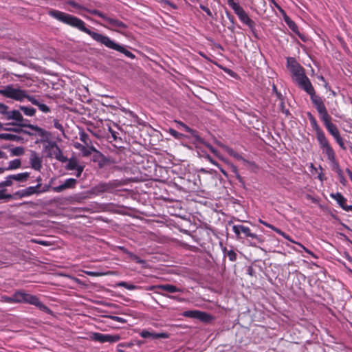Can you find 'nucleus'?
Listing matches in <instances>:
<instances>
[{
    "mask_svg": "<svg viewBox=\"0 0 352 352\" xmlns=\"http://www.w3.org/2000/svg\"><path fill=\"white\" fill-rule=\"evenodd\" d=\"M49 15L65 24L76 28L80 31L85 32L94 40L104 45L106 47L110 49L118 51L131 59L135 58V55L133 54L125 49L123 46L116 43L114 41L111 40L109 37L93 32L87 28L85 27V22L76 16L56 10H50Z\"/></svg>",
    "mask_w": 352,
    "mask_h": 352,
    "instance_id": "obj_1",
    "label": "nucleus"
},
{
    "mask_svg": "<svg viewBox=\"0 0 352 352\" xmlns=\"http://www.w3.org/2000/svg\"><path fill=\"white\" fill-rule=\"evenodd\" d=\"M0 94L4 97L19 102L23 101L24 99H28L32 104L37 106L42 112L48 113L50 111L48 106L41 103L34 96H29L27 91L21 89L19 87H14L13 85H7L3 89H0Z\"/></svg>",
    "mask_w": 352,
    "mask_h": 352,
    "instance_id": "obj_2",
    "label": "nucleus"
},
{
    "mask_svg": "<svg viewBox=\"0 0 352 352\" xmlns=\"http://www.w3.org/2000/svg\"><path fill=\"white\" fill-rule=\"evenodd\" d=\"M232 230L235 233L237 239L250 238L252 241L250 245L256 247L257 244H262L264 243V237L261 235L252 232L250 228L243 225H234Z\"/></svg>",
    "mask_w": 352,
    "mask_h": 352,
    "instance_id": "obj_3",
    "label": "nucleus"
},
{
    "mask_svg": "<svg viewBox=\"0 0 352 352\" xmlns=\"http://www.w3.org/2000/svg\"><path fill=\"white\" fill-rule=\"evenodd\" d=\"M120 185V182L118 180L109 181V182H100L95 186L92 187L88 191V193L95 196H98L104 192H111Z\"/></svg>",
    "mask_w": 352,
    "mask_h": 352,
    "instance_id": "obj_4",
    "label": "nucleus"
},
{
    "mask_svg": "<svg viewBox=\"0 0 352 352\" xmlns=\"http://www.w3.org/2000/svg\"><path fill=\"white\" fill-rule=\"evenodd\" d=\"M287 66L292 73V78L294 81L305 76L304 68L296 61L295 58H287Z\"/></svg>",
    "mask_w": 352,
    "mask_h": 352,
    "instance_id": "obj_5",
    "label": "nucleus"
},
{
    "mask_svg": "<svg viewBox=\"0 0 352 352\" xmlns=\"http://www.w3.org/2000/svg\"><path fill=\"white\" fill-rule=\"evenodd\" d=\"M232 9L239 19L253 32L255 28V23L249 17L243 8L239 3H233Z\"/></svg>",
    "mask_w": 352,
    "mask_h": 352,
    "instance_id": "obj_6",
    "label": "nucleus"
},
{
    "mask_svg": "<svg viewBox=\"0 0 352 352\" xmlns=\"http://www.w3.org/2000/svg\"><path fill=\"white\" fill-rule=\"evenodd\" d=\"M41 184H37L34 186H29L25 189H22V190L16 191L13 194L14 196V199L28 197H30L34 194L38 195L39 194V188H41Z\"/></svg>",
    "mask_w": 352,
    "mask_h": 352,
    "instance_id": "obj_7",
    "label": "nucleus"
},
{
    "mask_svg": "<svg viewBox=\"0 0 352 352\" xmlns=\"http://www.w3.org/2000/svg\"><path fill=\"white\" fill-rule=\"evenodd\" d=\"M183 316L188 318L198 319L201 322H209L212 317L204 311L199 310H188L184 312Z\"/></svg>",
    "mask_w": 352,
    "mask_h": 352,
    "instance_id": "obj_8",
    "label": "nucleus"
},
{
    "mask_svg": "<svg viewBox=\"0 0 352 352\" xmlns=\"http://www.w3.org/2000/svg\"><path fill=\"white\" fill-rule=\"evenodd\" d=\"M30 177V173L24 172L14 175H8L3 182L4 185H6L8 187L12 186L13 184V181H16L18 182H25Z\"/></svg>",
    "mask_w": 352,
    "mask_h": 352,
    "instance_id": "obj_9",
    "label": "nucleus"
},
{
    "mask_svg": "<svg viewBox=\"0 0 352 352\" xmlns=\"http://www.w3.org/2000/svg\"><path fill=\"white\" fill-rule=\"evenodd\" d=\"M91 338L97 342L100 343L104 342H110L113 343L116 342L120 340V336L119 335H110V334H102L100 333H94L91 336Z\"/></svg>",
    "mask_w": 352,
    "mask_h": 352,
    "instance_id": "obj_10",
    "label": "nucleus"
},
{
    "mask_svg": "<svg viewBox=\"0 0 352 352\" xmlns=\"http://www.w3.org/2000/svg\"><path fill=\"white\" fill-rule=\"evenodd\" d=\"M298 86L305 90L309 96L312 94V93H315V89L311 83L309 79L307 78V76L305 75L303 77H301V78H298L297 80L295 81Z\"/></svg>",
    "mask_w": 352,
    "mask_h": 352,
    "instance_id": "obj_11",
    "label": "nucleus"
},
{
    "mask_svg": "<svg viewBox=\"0 0 352 352\" xmlns=\"http://www.w3.org/2000/svg\"><path fill=\"white\" fill-rule=\"evenodd\" d=\"M78 182L74 178H69L67 179L63 184L58 186L52 187V189L55 192H61L66 189L69 188H74L77 184Z\"/></svg>",
    "mask_w": 352,
    "mask_h": 352,
    "instance_id": "obj_12",
    "label": "nucleus"
},
{
    "mask_svg": "<svg viewBox=\"0 0 352 352\" xmlns=\"http://www.w3.org/2000/svg\"><path fill=\"white\" fill-rule=\"evenodd\" d=\"M19 293L20 295H18L20 298V299L18 300L19 303H29L36 306L39 302V299L36 296L27 294L22 291H19Z\"/></svg>",
    "mask_w": 352,
    "mask_h": 352,
    "instance_id": "obj_13",
    "label": "nucleus"
},
{
    "mask_svg": "<svg viewBox=\"0 0 352 352\" xmlns=\"http://www.w3.org/2000/svg\"><path fill=\"white\" fill-rule=\"evenodd\" d=\"M105 21L107 22L111 26L105 27L111 30L120 32L121 30H124L127 28V25L125 23L116 19H113L108 16L107 19H106Z\"/></svg>",
    "mask_w": 352,
    "mask_h": 352,
    "instance_id": "obj_14",
    "label": "nucleus"
},
{
    "mask_svg": "<svg viewBox=\"0 0 352 352\" xmlns=\"http://www.w3.org/2000/svg\"><path fill=\"white\" fill-rule=\"evenodd\" d=\"M140 336L143 338L151 340L168 338V334L166 333H155L147 330H142V332L140 333Z\"/></svg>",
    "mask_w": 352,
    "mask_h": 352,
    "instance_id": "obj_15",
    "label": "nucleus"
},
{
    "mask_svg": "<svg viewBox=\"0 0 352 352\" xmlns=\"http://www.w3.org/2000/svg\"><path fill=\"white\" fill-rule=\"evenodd\" d=\"M27 122H28V120L25 119V121L18 122L16 124V125L18 126H20V128H21V127L29 128V129L37 132L38 135H40L41 137H45L47 135V133L46 131L43 130V129H41V127H39L36 125L28 124Z\"/></svg>",
    "mask_w": 352,
    "mask_h": 352,
    "instance_id": "obj_16",
    "label": "nucleus"
},
{
    "mask_svg": "<svg viewBox=\"0 0 352 352\" xmlns=\"http://www.w3.org/2000/svg\"><path fill=\"white\" fill-rule=\"evenodd\" d=\"M30 163L33 169L40 170L42 168V160L36 151H31Z\"/></svg>",
    "mask_w": 352,
    "mask_h": 352,
    "instance_id": "obj_17",
    "label": "nucleus"
},
{
    "mask_svg": "<svg viewBox=\"0 0 352 352\" xmlns=\"http://www.w3.org/2000/svg\"><path fill=\"white\" fill-rule=\"evenodd\" d=\"M155 289H161L171 294L183 292L182 289L178 288L176 286L170 284L154 285L151 287L150 289L153 290Z\"/></svg>",
    "mask_w": 352,
    "mask_h": 352,
    "instance_id": "obj_18",
    "label": "nucleus"
},
{
    "mask_svg": "<svg viewBox=\"0 0 352 352\" xmlns=\"http://www.w3.org/2000/svg\"><path fill=\"white\" fill-rule=\"evenodd\" d=\"M8 186L3 184V182H0V201L1 202H7L8 201L14 199V196L13 194L8 193V190L6 189Z\"/></svg>",
    "mask_w": 352,
    "mask_h": 352,
    "instance_id": "obj_19",
    "label": "nucleus"
},
{
    "mask_svg": "<svg viewBox=\"0 0 352 352\" xmlns=\"http://www.w3.org/2000/svg\"><path fill=\"white\" fill-rule=\"evenodd\" d=\"M331 118L330 117L329 119H326L323 120V123L329 131V133L333 137L336 138L340 135V132L337 128V126L331 122Z\"/></svg>",
    "mask_w": 352,
    "mask_h": 352,
    "instance_id": "obj_20",
    "label": "nucleus"
},
{
    "mask_svg": "<svg viewBox=\"0 0 352 352\" xmlns=\"http://www.w3.org/2000/svg\"><path fill=\"white\" fill-rule=\"evenodd\" d=\"M176 122L178 125L184 128L186 132L189 133L195 139L197 142L199 143L204 142V140L199 135L198 132L197 131L192 129L191 128H190L181 121H176Z\"/></svg>",
    "mask_w": 352,
    "mask_h": 352,
    "instance_id": "obj_21",
    "label": "nucleus"
},
{
    "mask_svg": "<svg viewBox=\"0 0 352 352\" xmlns=\"http://www.w3.org/2000/svg\"><path fill=\"white\" fill-rule=\"evenodd\" d=\"M74 146L76 148L80 149L82 151L83 156L85 157L89 156L94 152H98L96 148L92 145H89L88 148H86L80 143H76Z\"/></svg>",
    "mask_w": 352,
    "mask_h": 352,
    "instance_id": "obj_22",
    "label": "nucleus"
},
{
    "mask_svg": "<svg viewBox=\"0 0 352 352\" xmlns=\"http://www.w3.org/2000/svg\"><path fill=\"white\" fill-rule=\"evenodd\" d=\"M7 120H14L18 122L25 121L21 113L18 110H12L11 111H7L6 115Z\"/></svg>",
    "mask_w": 352,
    "mask_h": 352,
    "instance_id": "obj_23",
    "label": "nucleus"
},
{
    "mask_svg": "<svg viewBox=\"0 0 352 352\" xmlns=\"http://www.w3.org/2000/svg\"><path fill=\"white\" fill-rule=\"evenodd\" d=\"M316 109L318 113H319L320 119L322 120V121H323V120H324L326 119H329L331 117L329 116V114L328 113V112H327V108H326V107L324 105V102L320 103V104L317 105L316 107Z\"/></svg>",
    "mask_w": 352,
    "mask_h": 352,
    "instance_id": "obj_24",
    "label": "nucleus"
},
{
    "mask_svg": "<svg viewBox=\"0 0 352 352\" xmlns=\"http://www.w3.org/2000/svg\"><path fill=\"white\" fill-rule=\"evenodd\" d=\"M316 138L321 149L330 146V144L323 131L316 134Z\"/></svg>",
    "mask_w": 352,
    "mask_h": 352,
    "instance_id": "obj_25",
    "label": "nucleus"
},
{
    "mask_svg": "<svg viewBox=\"0 0 352 352\" xmlns=\"http://www.w3.org/2000/svg\"><path fill=\"white\" fill-rule=\"evenodd\" d=\"M54 156L57 160L63 163L67 161V157L63 155L61 149L58 146L55 150L50 153V156Z\"/></svg>",
    "mask_w": 352,
    "mask_h": 352,
    "instance_id": "obj_26",
    "label": "nucleus"
},
{
    "mask_svg": "<svg viewBox=\"0 0 352 352\" xmlns=\"http://www.w3.org/2000/svg\"><path fill=\"white\" fill-rule=\"evenodd\" d=\"M18 295H20L19 291L15 292L12 296H2L1 300L7 303H19L18 300L20 299V298Z\"/></svg>",
    "mask_w": 352,
    "mask_h": 352,
    "instance_id": "obj_27",
    "label": "nucleus"
},
{
    "mask_svg": "<svg viewBox=\"0 0 352 352\" xmlns=\"http://www.w3.org/2000/svg\"><path fill=\"white\" fill-rule=\"evenodd\" d=\"M0 139L9 141L19 142L23 140V138L10 133H0Z\"/></svg>",
    "mask_w": 352,
    "mask_h": 352,
    "instance_id": "obj_28",
    "label": "nucleus"
},
{
    "mask_svg": "<svg viewBox=\"0 0 352 352\" xmlns=\"http://www.w3.org/2000/svg\"><path fill=\"white\" fill-rule=\"evenodd\" d=\"M21 166V162L19 159H15L9 162L8 167L3 168L6 170H11L20 168Z\"/></svg>",
    "mask_w": 352,
    "mask_h": 352,
    "instance_id": "obj_29",
    "label": "nucleus"
},
{
    "mask_svg": "<svg viewBox=\"0 0 352 352\" xmlns=\"http://www.w3.org/2000/svg\"><path fill=\"white\" fill-rule=\"evenodd\" d=\"M322 152L327 155V160L329 161H333V159L336 158V154L331 145L328 147L322 148Z\"/></svg>",
    "mask_w": 352,
    "mask_h": 352,
    "instance_id": "obj_30",
    "label": "nucleus"
},
{
    "mask_svg": "<svg viewBox=\"0 0 352 352\" xmlns=\"http://www.w3.org/2000/svg\"><path fill=\"white\" fill-rule=\"evenodd\" d=\"M331 197L336 200L340 207L344 206V204L346 202V198H344V196L340 192L331 193Z\"/></svg>",
    "mask_w": 352,
    "mask_h": 352,
    "instance_id": "obj_31",
    "label": "nucleus"
},
{
    "mask_svg": "<svg viewBox=\"0 0 352 352\" xmlns=\"http://www.w3.org/2000/svg\"><path fill=\"white\" fill-rule=\"evenodd\" d=\"M285 21L288 25V27L296 34H298V28L297 25L295 23L294 21H293L289 16H285Z\"/></svg>",
    "mask_w": 352,
    "mask_h": 352,
    "instance_id": "obj_32",
    "label": "nucleus"
},
{
    "mask_svg": "<svg viewBox=\"0 0 352 352\" xmlns=\"http://www.w3.org/2000/svg\"><path fill=\"white\" fill-rule=\"evenodd\" d=\"M311 125L313 129L316 131V134L322 131L319 125L317 123L316 118L310 113H308Z\"/></svg>",
    "mask_w": 352,
    "mask_h": 352,
    "instance_id": "obj_33",
    "label": "nucleus"
},
{
    "mask_svg": "<svg viewBox=\"0 0 352 352\" xmlns=\"http://www.w3.org/2000/svg\"><path fill=\"white\" fill-rule=\"evenodd\" d=\"M19 109L28 116H34L36 113V109L31 107L20 106Z\"/></svg>",
    "mask_w": 352,
    "mask_h": 352,
    "instance_id": "obj_34",
    "label": "nucleus"
},
{
    "mask_svg": "<svg viewBox=\"0 0 352 352\" xmlns=\"http://www.w3.org/2000/svg\"><path fill=\"white\" fill-rule=\"evenodd\" d=\"M67 162H68L66 166L67 170H75L78 166V162L75 158L67 159Z\"/></svg>",
    "mask_w": 352,
    "mask_h": 352,
    "instance_id": "obj_35",
    "label": "nucleus"
},
{
    "mask_svg": "<svg viewBox=\"0 0 352 352\" xmlns=\"http://www.w3.org/2000/svg\"><path fill=\"white\" fill-rule=\"evenodd\" d=\"M310 98H311V100L315 107L317 105L320 104V103H322L323 102L322 98L320 96L316 95V92L312 93V94L310 96Z\"/></svg>",
    "mask_w": 352,
    "mask_h": 352,
    "instance_id": "obj_36",
    "label": "nucleus"
},
{
    "mask_svg": "<svg viewBox=\"0 0 352 352\" xmlns=\"http://www.w3.org/2000/svg\"><path fill=\"white\" fill-rule=\"evenodd\" d=\"M80 140L87 146H89V145L91 144V141L88 134H87L84 131H82L80 133Z\"/></svg>",
    "mask_w": 352,
    "mask_h": 352,
    "instance_id": "obj_37",
    "label": "nucleus"
},
{
    "mask_svg": "<svg viewBox=\"0 0 352 352\" xmlns=\"http://www.w3.org/2000/svg\"><path fill=\"white\" fill-rule=\"evenodd\" d=\"M86 10L88 13H89L94 16H98L102 18L104 21H106V19H107V17H108L107 15H105L104 14H103L102 12H100L98 10L87 9Z\"/></svg>",
    "mask_w": 352,
    "mask_h": 352,
    "instance_id": "obj_38",
    "label": "nucleus"
},
{
    "mask_svg": "<svg viewBox=\"0 0 352 352\" xmlns=\"http://www.w3.org/2000/svg\"><path fill=\"white\" fill-rule=\"evenodd\" d=\"M118 286L119 287H124L127 289H129V290H133V289H135L138 288V286L136 285H134L133 284H129L126 282H124V281H121V282H119L118 284H117Z\"/></svg>",
    "mask_w": 352,
    "mask_h": 352,
    "instance_id": "obj_39",
    "label": "nucleus"
},
{
    "mask_svg": "<svg viewBox=\"0 0 352 352\" xmlns=\"http://www.w3.org/2000/svg\"><path fill=\"white\" fill-rule=\"evenodd\" d=\"M11 153L13 156H20L24 153V148L21 146H17L11 149Z\"/></svg>",
    "mask_w": 352,
    "mask_h": 352,
    "instance_id": "obj_40",
    "label": "nucleus"
},
{
    "mask_svg": "<svg viewBox=\"0 0 352 352\" xmlns=\"http://www.w3.org/2000/svg\"><path fill=\"white\" fill-rule=\"evenodd\" d=\"M331 163V168L332 170H334L337 174L340 173L342 172L341 170L338 162L336 161V159L334 158L333 161H329Z\"/></svg>",
    "mask_w": 352,
    "mask_h": 352,
    "instance_id": "obj_41",
    "label": "nucleus"
},
{
    "mask_svg": "<svg viewBox=\"0 0 352 352\" xmlns=\"http://www.w3.org/2000/svg\"><path fill=\"white\" fill-rule=\"evenodd\" d=\"M36 307H37L40 310H41L42 311L45 312L46 314H52V311L50 310V309L49 307H47L46 305H45L44 304H43L40 300H39L38 303H37Z\"/></svg>",
    "mask_w": 352,
    "mask_h": 352,
    "instance_id": "obj_42",
    "label": "nucleus"
},
{
    "mask_svg": "<svg viewBox=\"0 0 352 352\" xmlns=\"http://www.w3.org/2000/svg\"><path fill=\"white\" fill-rule=\"evenodd\" d=\"M58 146L57 145L56 142L50 141L48 142L47 145L45 146V148L49 150L50 153H52L55 148H56Z\"/></svg>",
    "mask_w": 352,
    "mask_h": 352,
    "instance_id": "obj_43",
    "label": "nucleus"
},
{
    "mask_svg": "<svg viewBox=\"0 0 352 352\" xmlns=\"http://www.w3.org/2000/svg\"><path fill=\"white\" fill-rule=\"evenodd\" d=\"M169 133L173 136L174 137L175 139H181L184 135L177 132L176 130L173 129H169V131H168Z\"/></svg>",
    "mask_w": 352,
    "mask_h": 352,
    "instance_id": "obj_44",
    "label": "nucleus"
},
{
    "mask_svg": "<svg viewBox=\"0 0 352 352\" xmlns=\"http://www.w3.org/2000/svg\"><path fill=\"white\" fill-rule=\"evenodd\" d=\"M232 170H233V172L235 174V176L236 177V179L239 180V182L241 184V185L243 186H244V182H243V178L241 177V176L239 175V173H238V170H237V168L236 166H233L232 167Z\"/></svg>",
    "mask_w": 352,
    "mask_h": 352,
    "instance_id": "obj_45",
    "label": "nucleus"
},
{
    "mask_svg": "<svg viewBox=\"0 0 352 352\" xmlns=\"http://www.w3.org/2000/svg\"><path fill=\"white\" fill-rule=\"evenodd\" d=\"M336 142L338 144V145L344 150L346 149L344 142L340 135H338L337 137L334 138Z\"/></svg>",
    "mask_w": 352,
    "mask_h": 352,
    "instance_id": "obj_46",
    "label": "nucleus"
},
{
    "mask_svg": "<svg viewBox=\"0 0 352 352\" xmlns=\"http://www.w3.org/2000/svg\"><path fill=\"white\" fill-rule=\"evenodd\" d=\"M108 318H111V320H114V321H116V322H120V323H126V320L123 318H121V317H119V316H109Z\"/></svg>",
    "mask_w": 352,
    "mask_h": 352,
    "instance_id": "obj_47",
    "label": "nucleus"
},
{
    "mask_svg": "<svg viewBox=\"0 0 352 352\" xmlns=\"http://www.w3.org/2000/svg\"><path fill=\"white\" fill-rule=\"evenodd\" d=\"M227 256L231 261H235L236 260V254L232 250L227 252Z\"/></svg>",
    "mask_w": 352,
    "mask_h": 352,
    "instance_id": "obj_48",
    "label": "nucleus"
},
{
    "mask_svg": "<svg viewBox=\"0 0 352 352\" xmlns=\"http://www.w3.org/2000/svg\"><path fill=\"white\" fill-rule=\"evenodd\" d=\"M8 109H9L8 106H7L3 103H0V113L1 114L6 116Z\"/></svg>",
    "mask_w": 352,
    "mask_h": 352,
    "instance_id": "obj_49",
    "label": "nucleus"
},
{
    "mask_svg": "<svg viewBox=\"0 0 352 352\" xmlns=\"http://www.w3.org/2000/svg\"><path fill=\"white\" fill-rule=\"evenodd\" d=\"M199 8H200V9H201L202 10H204V11L207 14V15H208V16L213 18V15H212V14L211 11H210V9H209V8H208L206 6H204V5H201H201L199 6Z\"/></svg>",
    "mask_w": 352,
    "mask_h": 352,
    "instance_id": "obj_50",
    "label": "nucleus"
},
{
    "mask_svg": "<svg viewBox=\"0 0 352 352\" xmlns=\"http://www.w3.org/2000/svg\"><path fill=\"white\" fill-rule=\"evenodd\" d=\"M67 4L71 6H72L74 8H78V9H82V7L81 6H80L78 3H76L74 0H69L67 1Z\"/></svg>",
    "mask_w": 352,
    "mask_h": 352,
    "instance_id": "obj_51",
    "label": "nucleus"
},
{
    "mask_svg": "<svg viewBox=\"0 0 352 352\" xmlns=\"http://www.w3.org/2000/svg\"><path fill=\"white\" fill-rule=\"evenodd\" d=\"M130 257L138 263H143L144 261L137 255L130 253Z\"/></svg>",
    "mask_w": 352,
    "mask_h": 352,
    "instance_id": "obj_52",
    "label": "nucleus"
},
{
    "mask_svg": "<svg viewBox=\"0 0 352 352\" xmlns=\"http://www.w3.org/2000/svg\"><path fill=\"white\" fill-rule=\"evenodd\" d=\"M54 126L56 129H58L61 132H64V128L63 125L60 123H59V122L57 120H54Z\"/></svg>",
    "mask_w": 352,
    "mask_h": 352,
    "instance_id": "obj_53",
    "label": "nucleus"
},
{
    "mask_svg": "<svg viewBox=\"0 0 352 352\" xmlns=\"http://www.w3.org/2000/svg\"><path fill=\"white\" fill-rule=\"evenodd\" d=\"M338 175L340 183L342 184L343 185H345L346 180L343 175V173L341 172L340 173H338Z\"/></svg>",
    "mask_w": 352,
    "mask_h": 352,
    "instance_id": "obj_54",
    "label": "nucleus"
},
{
    "mask_svg": "<svg viewBox=\"0 0 352 352\" xmlns=\"http://www.w3.org/2000/svg\"><path fill=\"white\" fill-rule=\"evenodd\" d=\"M226 16L228 18V19L230 20V23H232V25H234V16H232L230 14V12L229 11H228L227 10L226 11Z\"/></svg>",
    "mask_w": 352,
    "mask_h": 352,
    "instance_id": "obj_55",
    "label": "nucleus"
},
{
    "mask_svg": "<svg viewBox=\"0 0 352 352\" xmlns=\"http://www.w3.org/2000/svg\"><path fill=\"white\" fill-rule=\"evenodd\" d=\"M83 169H84V167L82 166H78L77 167V168L75 169L77 170V173L76 174L77 177H80L81 176Z\"/></svg>",
    "mask_w": 352,
    "mask_h": 352,
    "instance_id": "obj_56",
    "label": "nucleus"
},
{
    "mask_svg": "<svg viewBox=\"0 0 352 352\" xmlns=\"http://www.w3.org/2000/svg\"><path fill=\"white\" fill-rule=\"evenodd\" d=\"M51 186L50 185H45L42 189L39 188V194L40 193H43V192H47L49 191V190L50 189Z\"/></svg>",
    "mask_w": 352,
    "mask_h": 352,
    "instance_id": "obj_57",
    "label": "nucleus"
},
{
    "mask_svg": "<svg viewBox=\"0 0 352 352\" xmlns=\"http://www.w3.org/2000/svg\"><path fill=\"white\" fill-rule=\"evenodd\" d=\"M280 109H281L283 113H285L286 115H289V111L285 108V104H284L283 102H281V103L280 104Z\"/></svg>",
    "mask_w": 352,
    "mask_h": 352,
    "instance_id": "obj_58",
    "label": "nucleus"
},
{
    "mask_svg": "<svg viewBox=\"0 0 352 352\" xmlns=\"http://www.w3.org/2000/svg\"><path fill=\"white\" fill-rule=\"evenodd\" d=\"M202 144H204L211 151V152H212L214 154L217 153V149H215L212 145H210V144H208V143H205L204 141V142H202Z\"/></svg>",
    "mask_w": 352,
    "mask_h": 352,
    "instance_id": "obj_59",
    "label": "nucleus"
},
{
    "mask_svg": "<svg viewBox=\"0 0 352 352\" xmlns=\"http://www.w3.org/2000/svg\"><path fill=\"white\" fill-rule=\"evenodd\" d=\"M4 129L6 131H14L16 133H21L22 131V129L20 128V126L16 128H6Z\"/></svg>",
    "mask_w": 352,
    "mask_h": 352,
    "instance_id": "obj_60",
    "label": "nucleus"
},
{
    "mask_svg": "<svg viewBox=\"0 0 352 352\" xmlns=\"http://www.w3.org/2000/svg\"><path fill=\"white\" fill-rule=\"evenodd\" d=\"M161 294L163 295L164 296H166V297L169 298L170 299L176 300H178V301H182V299L178 298L177 296H170V295L164 294Z\"/></svg>",
    "mask_w": 352,
    "mask_h": 352,
    "instance_id": "obj_61",
    "label": "nucleus"
},
{
    "mask_svg": "<svg viewBox=\"0 0 352 352\" xmlns=\"http://www.w3.org/2000/svg\"><path fill=\"white\" fill-rule=\"evenodd\" d=\"M345 211H352V206H348L346 203L341 207Z\"/></svg>",
    "mask_w": 352,
    "mask_h": 352,
    "instance_id": "obj_62",
    "label": "nucleus"
},
{
    "mask_svg": "<svg viewBox=\"0 0 352 352\" xmlns=\"http://www.w3.org/2000/svg\"><path fill=\"white\" fill-rule=\"evenodd\" d=\"M206 157L214 165L217 166V167L219 166V164L217 162H215L209 155H207Z\"/></svg>",
    "mask_w": 352,
    "mask_h": 352,
    "instance_id": "obj_63",
    "label": "nucleus"
},
{
    "mask_svg": "<svg viewBox=\"0 0 352 352\" xmlns=\"http://www.w3.org/2000/svg\"><path fill=\"white\" fill-rule=\"evenodd\" d=\"M259 222L263 224L264 226L271 228L272 230L274 228V226L273 225H271V224H270V223H267V222H265V221H263L261 219H259Z\"/></svg>",
    "mask_w": 352,
    "mask_h": 352,
    "instance_id": "obj_64",
    "label": "nucleus"
}]
</instances>
